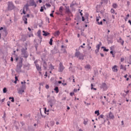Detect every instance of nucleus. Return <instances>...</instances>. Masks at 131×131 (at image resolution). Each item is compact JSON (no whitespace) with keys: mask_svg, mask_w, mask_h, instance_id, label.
<instances>
[{"mask_svg":"<svg viewBox=\"0 0 131 131\" xmlns=\"http://www.w3.org/2000/svg\"><path fill=\"white\" fill-rule=\"evenodd\" d=\"M66 8V14H70L71 11H70V9L69 8V6H65Z\"/></svg>","mask_w":131,"mask_h":131,"instance_id":"obj_14","label":"nucleus"},{"mask_svg":"<svg viewBox=\"0 0 131 131\" xmlns=\"http://www.w3.org/2000/svg\"><path fill=\"white\" fill-rule=\"evenodd\" d=\"M55 35H57V36H59V35H60V31H56Z\"/></svg>","mask_w":131,"mask_h":131,"instance_id":"obj_32","label":"nucleus"},{"mask_svg":"<svg viewBox=\"0 0 131 131\" xmlns=\"http://www.w3.org/2000/svg\"><path fill=\"white\" fill-rule=\"evenodd\" d=\"M70 96H71V97H72V96H73V95H74V93L73 92H71L70 93Z\"/></svg>","mask_w":131,"mask_h":131,"instance_id":"obj_58","label":"nucleus"},{"mask_svg":"<svg viewBox=\"0 0 131 131\" xmlns=\"http://www.w3.org/2000/svg\"><path fill=\"white\" fill-rule=\"evenodd\" d=\"M64 69H65V67H64L63 64L61 63V62H60L58 69L59 72H63V70H64Z\"/></svg>","mask_w":131,"mask_h":131,"instance_id":"obj_6","label":"nucleus"},{"mask_svg":"<svg viewBox=\"0 0 131 131\" xmlns=\"http://www.w3.org/2000/svg\"><path fill=\"white\" fill-rule=\"evenodd\" d=\"M3 30L4 32L5 33V36H7L8 35V31H7L6 28H4L3 27H1L0 28V31Z\"/></svg>","mask_w":131,"mask_h":131,"instance_id":"obj_11","label":"nucleus"},{"mask_svg":"<svg viewBox=\"0 0 131 131\" xmlns=\"http://www.w3.org/2000/svg\"><path fill=\"white\" fill-rule=\"evenodd\" d=\"M113 71H114V72H117V71H118V70L117 69V66H114L113 68Z\"/></svg>","mask_w":131,"mask_h":131,"instance_id":"obj_21","label":"nucleus"},{"mask_svg":"<svg viewBox=\"0 0 131 131\" xmlns=\"http://www.w3.org/2000/svg\"><path fill=\"white\" fill-rule=\"evenodd\" d=\"M43 9H45V10H46L47 8H46V7L45 6V5H43V7H41V8L40 9V12H43Z\"/></svg>","mask_w":131,"mask_h":131,"instance_id":"obj_27","label":"nucleus"},{"mask_svg":"<svg viewBox=\"0 0 131 131\" xmlns=\"http://www.w3.org/2000/svg\"><path fill=\"white\" fill-rule=\"evenodd\" d=\"M88 50H91V49H92V47L90 46V44L88 45Z\"/></svg>","mask_w":131,"mask_h":131,"instance_id":"obj_51","label":"nucleus"},{"mask_svg":"<svg viewBox=\"0 0 131 131\" xmlns=\"http://www.w3.org/2000/svg\"><path fill=\"white\" fill-rule=\"evenodd\" d=\"M46 89H47V90H49V89L50 88V86H49V85H48V84H47L46 85Z\"/></svg>","mask_w":131,"mask_h":131,"instance_id":"obj_50","label":"nucleus"},{"mask_svg":"<svg viewBox=\"0 0 131 131\" xmlns=\"http://www.w3.org/2000/svg\"><path fill=\"white\" fill-rule=\"evenodd\" d=\"M18 59H19V58L18 57V55L16 54L15 55V61H16V62L18 61Z\"/></svg>","mask_w":131,"mask_h":131,"instance_id":"obj_38","label":"nucleus"},{"mask_svg":"<svg viewBox=\"0 0 131 131\" xmlns=\"http://www.w3.org/2000/svg\"><path fill=\"white\" fill-rule=\"evenodd\" d=\"M23 14H24V15L26 14V12L25 11V8H23Z\"/></svg>","mask_w":131,"mask_h":131,"instance_id":"obj_46","label":"nucleus"},{"mask_svg":"<svg viewBox=\"0 0 131 131\" xmlns=\"http://www.w3.org/2000/svg\"><path fill=\"white\" fill-rule=\"evenodd\" d=\"M100 51V49H96V50L95 51V54H98L99 52Z\"/></svg>","mask_w":131,"mask_h":131,"instance_id":"obj_39","label":"nucleus"},{"mask_svg":"<svg viewBox=\"0 0 131 131\" xmlns=\"http://www.w3.org/2000/svg\"><path fill=\"white\" fill-rule=\"evenodd\" d=\"M54 91H55L56 94L59 93V88L58 86H55L54 88Z\"/></svg>","mask_w":131,"mask_h":131,"instance_id":"obj_25","label":"nucleus"},{"mask_svg":"<svg viewBox=\"0 0 131 131\" xmlns=\"http://www.w3.org/2000/svg\"><path fill=\"white\" fill-rule=\"evenodd\" d=\"M99 25H103V21H101L100 22H98Z\"/></svg>","mask_w":131,"mask_h":131,"instance_id":"obj_48","label":"nucleus"},{"mask_svg":"<svg viewBox=\"0 0 131 131\" xmlns=\"http://www.w3.org/2000/svg\"><path fill=\"white\" fill-rule=\"evenodd\" d=\"M42 32H43V36H48V35H50V33L45 31V30H43L42 31Z\"/></svg>","mask_w":131,"mask_h":131,"instance_id":"obj_17","label":"nucleus"},{"mask_svg":"<svg viewBox=\"0 0 131 131\" xmlns=\"http://www.w3.org/2000/svg\"><path fill=\"white\" fill-rule=\"evenodd\" d=\"M50 17H52V18H54V14L53 13H51L50 14Z\"/></svg>","mask_w":131,"mask_h":131,"instance_id":"obj_56","label":"nucleus"},{"mask_svg":"<svg viewBox=\"0 0 131 131\" xmlns=\"http://www.w3.org/2000/svg\"><path fill=\"white\" fill-rule=\"evenodd\" d=\"M38 47V43H36L35 44V49H36V51H37Z\"/></svg>","mask_w":131,"mask_h":131,"instance_id":"obj_37","label":"nucleus"},{"mask_svg":"<svg viewBox=\"0 0 131 131\" xmlns=\"http://www.w3.org/2000/svg\"><path fill=\"white\" fill-rule=\"evenodd\" d=\"M74 93H77V89H74Z\"/></svg>","mask_w":131,"mask_h":131,"instance_id":"obj_60","label":"nucleus"},{"mask_svg":"<svg viewBox=\"0 0 131 131\" xmlns=\"http://www.w3.org/2000/svg\"><path fill=\"white\" fill-rule=\"evenodd\" d=\"M69 71H71L72 72H74V70L72 69V66H71L69 68Z\"/></svg>","mask_w":131,"mask_h":131,"instance_id":"obj_34","label":"nucleus"},{"mask_svg":"<svg viewBox=\"0 0 131 131\" xmlns=\"http://www.w3.org/2000/svg\"><path fill=\"white\" fill-rule=\"evenodd\" d=\"M128 64H131V55H129V61H128Z\"/></svg>","mask_w":131,"mask_h":131,"instance_id":"obj_35","label":"nucleus"},{"mask_svg":"<svg viewBox=\"0 0 131 131\" xmlns=\"http://www.w3.org/2000/svg\"><path fill=\"white\" fill-rule=\"evenodd\" d=\"M104 52H109V49H106V47L103 49Z\"/></svg>","mask_w":131,"mask_h":131,"instance_id":"obj_47","label":"nucleus"},{"mask_svg":"<svg viewBox=\"0 0 131 131\" xmlns=\"http://www.w3.org/2000/svg\"><path fill=\"white\" fill-rule=\"evenodd\" d=\"M101 88L103 89V91H107L108 89L106 83H102L101 85Z\"/></svg>","mask_w":131,"mask_h":131,"instance_id":"obj_10","label":"nucleus"},{"mask_svg":"<svg viewBox=\"0 0 131 131\" xmlns=\"http://www.w3.org/2000/svg\"><path fill=\"white\" fill-rule=\"evenodd\" d=\"M20 124H21L22 126H24L25 125V123H24V122L21 121L20 122Z\"/></svg>","mask_w":131,"mask_h":131,"instance_id":"obj_49","label":"nucleus"},{"mask_svg":"<svg viewBox=\"0 0 131 131\" xmlns=\"http://www.w3.org/2000/svg\"><path fill=\"white\" fill-rule=\"evenodd\" d=\"M26 82H25V81H24V84L21 85L20 86V90H24L25 91V90H26Z\"/></svg>","mask_w":131,"mask_h":131,"instance_id":"obj_15","label":"nucleus"},{"mask_svg":"<svg viewBox=\"0 0 131 131\" xmlns=\"http://www.w3.org/2000/svg\"><path fill=\"white\" fill-rule=\"evenodd\" d=\"M37 62H38L37 60L34 61L35 66H36V65H38V64H37Z\"/></svg>","mask_w":131,"mask_h":131,"instance_id":"obj_45","label":"nucleus"},{"mask_svg":"<svg viewBox=\"0 0 131 131\" xmlns=\"http://www.w3.org/2000/svg\"><path fill=\"white\" fill-rule=\"evenodd\" d=\"M111 12L112 13V14H113V13H114L115 12V10H114L113 9V8H112V9H111Z\"/></svg>","mask_w":131,"mask_h":131,"instance_id":"obj_40","label":"nucleus"},{"mask_svg":"<svg viewBox=\"0 0 131 131\" xmlns=\"http://www.w3.org/2000/svg\"><path fill=\"white\" fill-rule=\"evenodd\" d=\"M22 66H23V58H20V61L17 63L15 71L17 73L22 72Z\"/></svg>","mask_w":131,"mask_h":131,"instance_id":"obj_1","label":"nucleus"},{"mask_svg":"<svg viewBox=\"0 0 131 131\" xmlns=\"http://www.w3.org/2000/svg\"><path fill=\"white\" fill-rule=\"evenodd\" d=\"M23 21H24L25 24H27V17H26V15H24L23 16Z\"/></svg>","mask_w":131,"mask_h":131,"instance_id":"obj_16","label":"nucleus"},{"mask_svg":"<svg viewBox=\"0 0 131 131\" xmlns=\"http://www.w3.org/2000/svg\"><path fill=\"white\" fill-rule=\"evenodd\" d=\"M46 20L48 21V23H50V18L49 17H47Z\"/></svg>","mask_w":131,"mask_h":131,"instance_id":"obj_57","label":"nucleus"},{"mask_svg":"<svg viewBox=\"0 0 131 131\" xmlns=\"http://www.w3.org/2000/svg\"><path fill=\"white\" fill-rule=\"evenodd\" d=\"M83 123L85 124V125H86V124H88V121L84 120Z\"/></svg>","mask_w":131,"mask_h":131,"instance_id":"obj_53","label":"nucleus"},{"mask_svg":"<svg viewBox=\"0 0 131 131\" xmlns=\"http://www.w3.org/2000/svg\"><path fill=\"white\" fill-rule=\"evenodd\" d=\"M10 104H11V101H8L7 105H8V106H9V107H10Z\"/></svg>","mask_w":131,"mask_h":131,"instance_id":"obj_55","label":"nucleus"},{"mask_svg":"<svg viewBox=\"0 0 131 131\" xmlns=\"http://www.w3.org/2000/svg\"><path fill=\"white\" fill-rule=\"evenodd\" d=\"M30 7H35V8H36L37 5L34 0H32L30 2L29 4Z\"/></svg>","mask_w":131,"mask_h":131,"instance_id":"obj_7","label":"nucleus"},{"mask_svg":"<svg viewBox=\"0 0 131 131\" xmlns=\"http://www.w3.org/2000/svg\"><path fill=\"white\" fill-rule=\"evenodd\" d=\"M15 81H17V80H18V77L15 76Z\"/></svg>","mask_w":131,"mask_h":131,"instance_id":"obj_63","label":"nucleus"},{"mask_svg":"<svg viewBox=\"0 0 131 131\" xmlns=\"http://www.w3.org/2000/svg\"><path fill=\"white\" fill-rule=\"evenodd\" d=\"M7 92H8V90H7L6 88H4L3 89V93L4 94H6V93H7Z\"/></svg>","mask_w":131,"mask_h":131,"instance_id":"obj_33","label":"nucleus"},{"mask_svg":"<svg viewBox=\"0 0 131 131\" xmlns=\"http://www.w3.org/2000/svg\"><path fill=\"white\" fill-rule=\"evenodd\" d=\"M48 104H49L51 108H53V105L56 104V100L55 99H50L48 101Z\"/></svg>","mask_w":131,"mask_h":131,"instance_id":"obj_5","label":"nucleus"},{"mask_svg":"<svg viewBox=\"0 0 131 131\" xmlns=\"http://www.w3.org/2000/svg\"><path fill=\"white\" fill-rule=\"evenodd\" d=\"M120 61L121 62H123L124 61V58L123 57L121 58Z\"/></svg>","mask_w":131,"mask_h":131,"instance_id":"obj_52","label":"nucleus"},{"mask_svg":"<svg viewBox=\"0 0 131 131\" xmlns=\"http://www.w3.org/2000/svg\"><path fill=\"white\" fill-rule=\"evenodd\" d=\"M26 50H27V48H26V49L24 48L21 49V55L23 58H28L29 54L28 53H27V51H26Z\"/></svg>","mask_w":131,"mask_h":131,"instance_id":"obj_3","label":"nucleus"},{"mask_svg":"<svg viewBox=\"0 0 131 131\" xmlns=\"http://www.w3.org/2000/svg\"><path fill=\"white\" fill-rule=\"evenodd\" d=\"M42 61H43V63L42 64V66L44 68V70H47V67L48 66V64H47V62L45 60H43V58H41Z\"/></svg>","mask_w":131,"mask_h":131,"instance_id":"obj_9","label":"nucleus"},{"mask_svg":"<svg viewBox=\"0 0 131 131\" xmlns=\"http://www.w3.org/2000/svg\"><path fill=\"white\" fill-rule=\"evenodd\" d=\"M31 36H33V34H30L29 35V37H31Z\"/></svg>","mask_w":131,"mask_h":131,"instance_id":"obj_61","label":"nucleus"},{"mask_svg":"<svg viewBox=\"0 0 131 131\" xmlns=\"http://www.w3.org/2000/svg\"><path fill=\"white\" fill-rule=\"evenodd\" d=\"M58 53V49L55 47L54 49L51 51V53L52 55H55V54H57Z\"/></svg>","mask_w":131,"mask_h":131,"instance_id":"obj_12","label":"nucleus"},{"mask_svg":"<svg viewBox=\"0 0 131 131\" xmlns=\"http://www.w3.org/2000/svg\"><path fill=\"white\" fill-rule=\"evenodd\" d=\"M50 68L51 70H54V66H53V64H50Z\"/></svg>","mask_w":131,"mask_h":131,"instance_id":"obj_42","label":"nucleus"},{"mask_svg":"<svg viewBox=\"0 0 131 131\" xmlns=\"http://www.w3.org/2000/svg\"><path fill=\"white\" fill-rule=\"evenodd\" d=\"M118 41V42H120V43H121L122 46H123L124 43V41L121 38V37L119 38V39Z\"/></svg>","mask_w":131,"mask_h":131,"instance_id":"obj_19","label":"nucleus"},{"mask_svg":"<svg viewBox=\"0 0 131 131\" xmlns=\"http://www.w3.org/2000/svg\"><path fill=\"white\" fill-rule=\"evenodd\" d=\"M46 6H47V7H51V4H50V3H47Z\"/></svg>","mask_w":131,"mask_h":131,"instance_id":"obj_54","label":"nucleus"},{"mask_svg":"<svg viewBox=\"0 0 131 131\" xmlns=\"http://www.w3.org/2000/svg\"><path fill=\"white\" fill-rule=\"evenodd\" d=\"M84 20H85V19H84V17L82 16V21H84Z\"/></svg>","mask_w":131,"mask_h":131,"instance_id":"obj_64","label":"nucleus"},{"mask_svg":"<svg viewBox=\"0 0 131 131\" xmlns=\"http://www.w3.org/2000/svg\"><path fill=\"white\" fill-rule=\"evenodd\" d=\"M82 10H81V11H80V15L82 17V16L83 15V14H82Z\"/></svg>","mask_w":131,"mask_h":131,"instance_id":"obj_59","label":"nucleus"},{"mask_svg":"<svg viewBox=\"0 0 131 131\" xmlns=\"http://www.w3.org/2000/svg\"><path fill=\"white\" fill-rule=\"evenodd\" d=\"M29 4H26L25 6H24V8H25V9H26V11H28V10H29Z\"/></svg>","mask_w":131,"mask_h":131,"instance_id":"obj_20","label":"nucleus"},{"mask_svg":"<svg viewBox=\"0 0 131 131\" xmlns=\"http://www.w3.org/2000/svg\"><path fill=\"white\" fill-rule=\"evenodd\" d=\"M24 93V90L23 89H20L18 91V94H19V95H22Z\"/></svg>","mask_w":131,"mask_h":131,"instance_id":"obj_26","label":"nucleus"},{"mask_svg":"<svg viewBox=\"0 0 131 131\" xmlns=\"http://www.w3.org/2000/svg\"><path fill=\"white\" fill-rule=\"evenodd\" d=\"M107 118L110 119H114V115L111 112L108 113V116H107Z\"/></svg>","mask_w":131,"mask_h":131,"instance_id":"obj_8","label":"nucleus"},{"mask_svg":"<svg viewBox=\"0 0 131 131\" xmlns=\"http://www.w3.org/2000/svg\"><path fill=\"white\" fill-rule=\"evenodd\" d=\"M85 68L86 69H91V65L87 64L86 66H85Z\"/></svg>","mask_w":131,"mask_h":131,"instance_id":"obj_30","label":"nucleus"},{"mask_svg":"<svg viewBox=\"0 0 131 131\" xmlns=\"http://www.w3.org/2000/svg\"><path fill=\"white\" fill-rule=\"evenodd\" d=\"M100 118H104V115H100L98 117V119H100Z\"/></svg>","mask_w":131,"mask_h":131,"instance_id":"obj_41","label":"nucleus"},{"mask_svg":"<svg viewBox=\"0 0 131 131\" xmlns=\"http://www.w3.org/2000/svg\"><path fill=\"white\" fill-rule=\"evenodd\" d=\"M95 114H97V116H99V115H100V111L99 110L96 111L95 112Z\"/></svg>","mask_w":131,"mask_h":131,"instance_id":"obj_29","label":"nucleus"},{"mask_svg":"<svg viewBox=\"0 0 131 131\" xmlns=\"http://www.w3.org/2000/svg\"><path fill=\"white\" fill-rule=\"evenodd\" d=\"M35 66L38 71H41V66H39V64H36Z\"/></svg>","mask_w":131,"mask_h":131,"instance_id":"obj_18","label":"nucleus"},{"mask_svg":"<svg viewBox=\"0 0 131 131\" xmlns=\"http://www.w3.org/2000/svg\"><path fill=\"white\" fill-rule=\"evenodd\" d=\"M101 46H102V42H99V44L96 46V48L98 50H100V47H101Z\"/></svg>","mask_w":131,"mask_h":131,"instance_id":"obj_22","label":"nucleus"},{"mask_svg":"<svg viewBox=\"0 0 131 131\" xmlns=\"http://www.w3.org/2000/svg\"><path fill=\"white\" fill-rule=\"evenodd\" d=\"M51 126H53V125H54V122H51Z\"/></svg>","mask_w":131,"mask_h":131,"instance_id":"obj_62","label":"nucleus"},{"mask_svg":"<svg viewBox=\"0 0 131 131\" xmlns=\"http://www.w3.org/2000/svg\"><path fill=\"white\" fill-rule=\"evenodd\" d=\"M66 21H70V20H71V18H70V17H67L66 18Z\"/></svg>","mask_w":131,"mask_h":131,"instance_id":"obj_43","label":"nucleus"},{"mask_svg":"<svg viewBox=\"0 0 131 131\" xmlns=\"http://www.w3.org/2000/svg\"><path fill=\"white\" fill-rule=\"evenodd\" d=\"M75 57L79 58V60H84V55L80 53V52L77 50V49H76V52L75 53Z\"/></svg>","mask_w":131,"mask_h":131,"instance_id":"obj_2","label":"nucleus"},{"mask_svg":"<svg viewBox=\"0 0 131 131\" xmlns=\"http://www.w3.org/2000/svg\"><path fill=\"white\" fill-rule=\"evenodd\" d=\"M120 68V69H122L124 71H126V68L123 67V65L121 64Z\"/></svg>","mask_w":131,"mask_h":131,"instance_id":"obj_23","label":"nucleus"},{"mask_svg":"<svg viewBox=\"0 0 131 131\" xmlns=\"http://www.w3.org/2000/svg\"><path fill=\"white\" fill-rule=\"evenodd\" d=\"M9 100H11V102H12V103H14L15 102V99H14V97H9Z\"/></svg>","mask_w":131,"mask_h":131,"instance_id":"obj_28","label":"nucleus"},{"mask_svg":"<svg viewBox=\"0 0 131 131\" xmlns=\"http://www.w3.org/2000/svg\"><path fill=\"white\" fill-rule=\"evenodd\" d=\"M37 36L40 38V39L41 40L42 39V37L41 36V31L40 30H39L37 33Z\"/></svg>","mask_w":131,"mask_h":131,"instance_id":"obj_13","label":"nucleus"},{"mask_svg":"<svg viewBox=\"0 0 131 131\" xmlns=\"http://www.w3.org/2000/svg\"><path fill=\"white\" fill-rule=\"evenodd\" d=\"M118 7V5H117V4L114 3L113 4V8L114 9H117Z\"/></svg>","mask_w":131,"mask_h":131,"instance_id":"obj_24","label":"nucleus"},{"mask_svg":"<svg viewBox=\"0 0 131 131\" xmlns=\"http://www.w3.org/2000/svg\"><path fill=\"white\" fill-rule=\"evenodd\" d=\"M27 67H28V70H29V66L28 64H25V65L24 66V68H27Z\"/></svg>","mask_w":131,"mask_h":131,"instance_id":"obj_44","label":"nucleus"},{"mask_svg":"<svg viewBox=\"0 0 131 131\" xmlns=\"http://www.w3.org/2000/svg\"><path fill=\"white\" fill-rule=\"evenodd\" d=\"M59 12L60 13H62L63 12V6H61L60 8H59Z\"/></svg>","mask_w":131,"mask_h":131,"instance_id":"obj_36","label":"nucleus"},{"mask_svg":"<svg viewBox=\"0 0 131 131\" xmlns=\"http://www.w3.org/2000/svg\"><path fill=\"white\" fill-rule=\"evenodd\" d=\"M15 9V5L12 2H8V10L9 11H12Z\"/></svg>","mask_w":131,"mask_h":131,"instance_id":"obj_4","label":"nucleus"},{"mask_svg":"<svg viewBox=\"0 0 131 131\" xmlns=\"http://www.w3.org/2000/svg\"><path fill=\"white\" fill-rule=\"evenodd\" d=\"M49 45H50V46H53V38H51L49 41Z\"/></svg>","mask_w":131,"mask_h":131,"instance_id":"obj_31","label":"nucleus"}]
</instances>
